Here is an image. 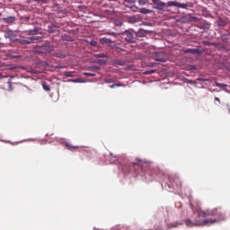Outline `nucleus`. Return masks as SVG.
I'll list each match as a JSON object with an SVG mask.
<instances>
[{
	"mask_svg": "<svg viewBox=\"0 0 230 230\" xmlns=\"http://www.w3.org/2000/svg\"><path fill=\"white\" fill-rule=\"evenodd\" d=\"M40 37L39 36H32L31 38H30V41H33V40H40Z\"/></svg>",
	"mask_w": 230,
	"mask_h": 230,
	"instance_id": "obj_27",
	"label": "nucleus"
},
{
	"mask_svg": "<svg viewBox=\"0 0 230 230\" xmlns=\"http://www.w3.org/2000/svg\"><path fill=\"white\" fill-rule=\"evenodd\" d=\"M228 113L230 114V109L228 110Z\"/></svg>",
	"mask_w": 230,
	"mask_h": 230,
	"instance_id": "obj_43",
	"label": "nucleus"
},
{
	"mask_svg": "<svg viewBox=\"0 0 230 230\" xmlns=\"http://www.w3.org/2000/svg\"><path fill=\"white\" fill-rule=\"evenodd\" d=\"M175 183H181V181L178 179H175ZM180 188H181V184H180Z\"/></svg>",
	"mask_w": 230,
	"mask_h": 230,
	"instance_id": "obj_34",
	"label": "nucleus"
},
{
	"mask_svg": "<svg viewBox=\"0 0 230 230\" xmlns=\"http://www.w3.org/2000/svg\"><path fill=\"white\" fill-rule=\"evenodd\" d=\"M185 224H186V226H198V225H195V221H194V223L193 222H191L190 219H188V220H186L185 221Z\"/></svg>",
	"mask_w": 230,
	"mask_h": 230,
	"instance_id": "obj_16",
	"label": "nucleus"
},
{
	"mask_svg": "<svg viewBox=\"0 0 230 230\" xmlns=\"http://www.w3.org/2000/svg\"><path fill=\"white\" fill-rule=\"evenodd\" d=\"M33 1L40 2V1H46V0H33Z\"/></svg>",
	"mask_w": 230,
	"mask_h": 230,
	"instance_id": "obj_40",
	"label": "nucleus"
},
{
	"mask_svg": "<svg viewBox=\"0 0 230 230\" xmlns=\"http://www.w3.org/2000/svg\"><path fill=\"white\" fill-rule=\"evenodd\" d=\"M53 47L50 44H45L41 47V53H51Z\"/></svg>",
	"mask_w": 230,
	"mask_h": 230,
	"instance_id": "obj_6",
	"label": "nucleus"
},
{
	"mask_svg": "<svg viewBox=\"0 0 230 230\" xmlns=\"http://www.w3.org/2000/svg\"><path fill=\"white\" fill-rule=\"evenodd\" d=\"M165 7H178L181 9H188V7H193V5L190 4H181L180 2L170 1L165 4Z\"/></svg>",
	"mask_w": 230,
	"mask_h": 230,
	"instance_id": "obj_2",
	"label": "nucleus"
},
{
	"mask_svg": "<svg viewBox=\"0 0 230 230\" xmlns=\"http://www.w3.org/2000/svg\"><path fill=\"white\" fill-rule=\"evenodd\" d=\"M148 4V0H138V4L144 6Z\"/></svg>",
	"mask_w": 230,
	"mask_h": 230,
	"instance_id": "obj_24",
	"label": "nucleus"
},
{
	"mask_svg": "<svg viewBox=\"0 0 230 230\" xmlns=\"http://www.w3.org/2000/svg\"><path fill=\"white\" fill-rule=\"evenodd\" d=\"M214 101H217V102H220V100L218 97L214 98Z\"/></svg>",
	"mask_w": 230,
	"mask_h": 230,
	"instance_id": "obj_36",
	"label": "nucleus"
},
{
	"mask_svg": "<svg viewBox=\"0 0 230 230\" xmlns=\"http://www.w3.org/2000/svg\"><path fill=\"white\" fill-rule=\"evenodd\" d=\"M195 225L197 226H211L226 219L225 211L222 208H216L211 210H199L196 213Z\"/></svg>",
	"mask_w": 230,
	"mask_h": 230,
	"instance_id": "obj_1",
	"label": "nucleus"
},
{
	"mask_svg": "<svg viewBox=\"0 0 230 230\" xmlns=\"http://www.w3.org/2000/svg\"><path fill=\"white\" fill-rule=\"evenodd\" d=\"M154 73H155V70H146L144 72V75H152Z\"/></svg>",
	"mask_w": 230,
	"mask_h": 230,
	"instance_id": "obj_26",
	"label": "nucleus"
},
{
	"mask_svg": "<svg viewBox=\"0 0 230 230\" xmlns=\"http://www.w3.org/2000/svg\"><path fill=\"white\" fill-rule=\"evenodd\" d=\"M154 3V9L158 11H163L166 7V3L162 2L161 0H151Z\"/></svg>",
	"mask_w": 230,
	"mask_h": 230,
	"instance_id": "obj_4",
	"label": "nucleus"
},
{
	"mask_svg": "<svg viewBox=\"0 0 230 230\" xmlns=\"http://www.w3.org/2000/svg\"><path fill=\"white\" fill-rule=\"evenodd\" d=\"M86 42H87L88 44H90V46H93V47H97V45H98V42L95 41V40H91V41L86 40Z\"/></svg>",
	"mask_w": 230,
	"mask_h": 230,
	"instance_id": "obj_23",
	"label": "nucleus"
},
{
	"mask_svg": "<svg viewBox=\"0 0 230 230\" xmlns=\"http://www.w3.org/2000/svg\"><path fill=\"white\" fill-rule=\"evenodd\" d=\"M106 34L109 35V36H112V37L116 36V33L112 32V31H108Z\"/></svg>",
	"mask_w": 230,
	"mask_h": 230,
	"instance_id": "obj_32",
	"label": "nucleus"
},
{
	"mask_svg": "<svg viewBox=\"0 0 230 230\" xmlns=\"http://www.w3.org/2000/svg\"><path fill=\"white\" fill-rule=\"evenodd\" d=\"M75 83H79V79L74 80Z\"/></svg>",
	"mask_w": 230,
	"mask_h": 230,
	"instance_id": "obj_39",
	"label": "nucleus"
},
{
	"mask_svg": "<svg viewBox=\"0 0 230 230\" xmlns=\"http://www.w3.org/2000/svg\"><path fill=\"white\" fill-rule=\"evenodd\" d=\"M130 21H132L133 22H136V18L132 17V18H130Z\"/></svg>",
	"mask_w": 230,
	"mask_h": 230,
	"instance_id": "obj_37",
	"label": "nucleus"
},
{
	"mask_svg": "<svg viewBox=\"0 0 230 230\" xmlns=\"http://www.w3.org/2000/svg\"><path fill=\"white\" fill-rule=\"evenodd\" d=\"M3 21L7 24H13V22H15V17L9 16L8 18H3Z\"/></svg>",
	"mask_w": 230,
	"mask_h": 230,
	"instance_id": "obj_11",
	"label": "nucleus"
},
{
	"mask_svg": "<svg viewBox=\"0 0 230 230\" xmlns=\"http://www.w3.org/2000/svg\"><path fill=\"white\" fill-rule=\"evenodd\" d=\"M200 29L209 30L210 29V24L208 23L207 22H203V23L200 24Z\"/></svg>",
	"mask_w": 230,
	"mask_h": 230,
	"instance_id": "obj_13",
	"label": "nucleus"
},
{
	"mask_svg": "<svg viewBox=\"0 0 230 230\" xmlns=\"http://www.w3.org/2000/svg\"><path fill=\"white\" fill-rule=\"evenodd\" d=\"M116 64H117L118 66H124L123 61H117Z\"/></svg>",
	"mask_w": 230,
	"mask_h": 230,
	"instance_id": "obj_33",
	"label": "nucleus"
},
{
	"mask_svg": "<svg viewBox=\"0 0 230 230\" xmlns=\"http://www.w3.org/2000/svg\"><path fill=\"white\" fill-rule=\"evenodd\" d=\"M96 58H108V56L105 53L94 54Z\"/></svg>",
	"mask_w": 230,
	"mask_h": 230,
	"instance_id": "obj_15",
	"label": "nucleus"
},
{
	"mask_svg": "<svg viewBox=\"0 0 230 230\" xmlns=\"http://www.w3.org/2000/svg\"><path fill=\"white\" fill-rule=\"evenodd\" d=\"M189 53L194 54V55H199L201 56L203 54V50L199 49H190L188 50Z\"/></svg>",
	"mask_w": 230,
	"mask_h": 230,
	"instance_id": "obj_10",
	"label": "nucleus"
},
{
	"mask_svg": "<svg viewBox=\"0 0 230 230\" xmlns=\"http://www.w3.org/2000/svg\"><path fill=\"white\" fill-rule=\"evenodd\" d=\"M17 42L20 44H23V45H29L31 44V40H17Z\"/></svg>",
	"mask_w": 230,
	"mask_h": 230,
	"instance_id": "obj_14",
	"label": "nucleus"
},
{
	"mask_svg": "<svg viewBox=\"0 0 230 230\" xmlns=\"http://www.w3.org/2000/svg\"><path fill=\"white\" fill-rule=\"evenodd\" d=\"M65 148L66 150H69L70 152H75V151L78 150V146H73V145H71L69 143H66L65 144Z\"/></svg>",
	"mask_w": 230,
	"mask_h": 230,
	"instance_id": "obj_8",
	"label": "nucleus"
},
{
	"mask_svg": "<svg viewBox=\"0 0 230 230\" xmlns=\"http://www.w3.org/2000/svg\"><path fill=\"white\" fill-rule=\"evenodd\" d=\"M138 11L144 14H147V13H151V11L147 8H140V9H138Z\"/></svg>",
	"mask_w": 230,
	"mask_h": 230,
	"instance_id": "obj_17",
	"label": "nucleus"
},
{
	"mask_svg": "<svg viewBox=\"0 0 230 230\" xmlns=\"http://www.w3.org/2000/svg\"><path fill=\"white\" fill-rule=\"evenodd\" d=\"M42 88L46 91V92H49V86L48 84H46L45 82H42Z\"/></svg>",
	"mask_w": 230,
	"mask_h": 230,
	"instance_id": "obj_21",
	"label": "nucleus"
},
{
	"mask_svg": "<svg viewBox=\"0 0 230 230\" xmlns=\"http://www.w3.org/2000/svg\"><path fill=\"white\" fill-rule=\"evenodd\" d=\"M64 75L66 77H74L75 76V72L67 71V72H65Z\"/></svg>",
	"mask_w": 230,
	"mask_h": 230,
	"instance_id": "obj_19",
	"label": "nucleus"
},
{
	"mask_svg": "<svg viewBox=\"0 0 230 230\" xmlns=\"http://www.w3.org/2000/svg\"><path fill=\"white\" fill-rule=\"evenodd\" d=\"M155 60L161 63L166 62V55L164 52H156L155 54Z\"/></svg>",
	"mask_w": 230,
	"mask_h": 230,
	"instance_id": "obj_5",
	"label": "nucleus"
},
{
	"mask_svg": "<svg viewBox=\"0 0 230 230\" xmlns=\"http://www.w3.org/2000/svg\"><path fill=\"white\" fill-rule=\"evenodd\" d=\"M137 37H142V35L139 34V32H137Z\"/></svg>",
	"mask_w": 230,
	"mask_h": 230,
	"instance_id": "obj_38",
	"label": "nucleus"
},
{
	"mask_svg": "<svg viewBox=\"0 0 230 230\" xmlns=\"http://www.w3.org/2000/svg\"><path fill=\"white\" fill-rule=\"evenodd\" d=\"M119 86H121L120 84H113L110 85V88L114 89L115 87H119Z\"/></svg>",
	"mask_w": 230,
	"mask_h": 230,
	"instance_id": "obj_28",
	"label": "nucleus"
},
{
	"mask_svg": "<svg viewBox=\"0 0 230 230\" xmlns=\"http://www.w3.org/2000/svg\"><path fill=\"white\" fill-rule=\"evenodd\" d=\"M84 76H88V77H93V76H95V74L84 73Z\"/></svg>",
	"mask_w": 230,
	"mask_h": 230,
	"instance_id": "obj_29",
	"label": "nucleus"
},
{
	"mask_svg": "<svg viewBox=\"0 0 230 230\" xmlns=\"http://www.w3.org/2000/svg\"><path fill=\"white\" fill-rule=\"evenodd\" d=\"M191 21L195 22H199L200 21V19L198 17H191Z\"/></svg>",
	"mask_w": 230,
	"mask_h": 230,
	"instance_id": "obj_30",
	"label": "nucleus"
},
{
	"mask_svg": "<svg viewBox=\"0 0 230 230\" xmlns=\"http://www.w3.org/2000/svg\"><path fill=\"white\" fill-rule=\"evenodd\" d=\"M191 69H196V67L195 66H191Z\"/></svg>",
	"mask_w": 230,
	"mask_h": 230,
	"instance_id": "obj_41",
	"label": "nucleus"
},
{
	"mask_svg": "<svg viewBox=\"0 0 230 230\" xmlns=\"http://www.w3.org/2000/svg\"><path fill=\"white\" fill-rule=\"evenodd\" d=\"M217 24L221 27H225L226 25V22H224L223 19H219V21H217Z\"/></svg>",
	"mask_w": 230,
	"mask_h": 230,
	"instance_id": "obj_22",
	"label": "nucleus"
},
{
	"mask_svg": "<svg viewBox=\"0 0 230 230\" xmlns=\"http://www.w3.org/2000/svg\"><path fill=\"white\" fill-rule=\"evenodd\" d=\"M105 83H112L111 79H105Z\"/></svg>",
	"mask_w": 230,
	"mask_h": 230,
	"instance_id": "obj_35",
	"label": "nucleus"
},
{
	"mask_svg": "<svg viewBox=\"0 0 230 230\" xmlns=\"http://www.w3.org/2000/svg\"><path fill=\"white\" fill-rule=\"evenodd\" d=\"M122 38L126 40V42L129 44L135 43V37L130 30L125 31L121 33Z\"/></svg>",
	"mask_w": 230,
	"mask_h": 230,
	"instance_id": "obj_3",
	"label": "nucleus"
},
{
	"mask_svg": "<svg viewBox=\"0 0 230 230\" xmlns=\"http://www.w3.org/2000/svg\"><path fill=\"white\" fill-rule=\"evenodd\" d=\"M57 57H58V58H66V55H65V54L58 53V54H57Z\"/></svg>",
	"mask_w": 230,
	"mask_h": 230,
	"instance_id": "obj_31",
	"label": "nucleus"
},
{
	"mask_svg": "<svg viewBox=\"0 0 230 230\" xmlns=\"http://www.w3.org/2000/svg\"><path fill=\"white\" fill-rule=\"evenodd\" d=\"M102 42L104 44H112V40L109 38H102Z\"/></svg>",
	"mask_w": 230,
	"mask_h": 230,
	"instance_id": "obj_20",
	"label": "nucleus"
},
{
	"mask_svg": "<svg viewBox=\"0 0 230 230\" xmlns=\"http://www.w3.org/2000/svg\"><path fill=\"white\" fill-rule=\"evenodd\" d=\"M16 37V34L13 33V31H7L5 33H4V38L5 39H9L11 40H13V39Z\"/></svg>",
	"mask_w": 230,
	"mask_h": 230,
	"instance_id": "obj_9",
	"label": "nucleus"
},
{
	"mask_svg": "<svg viewBox=\"0 0 230 230\" xmlns=\"http://www.w3.org/2000/svg\"><path fill=\"white\" fill-rule=\"evenodd\" d=\"M143 162L137 161L132 164V167H130L129 171H137V168H143Z\"/></svg>",
	"mask_w": 230,
	"mask_h": 230,
	"instance_id": "obj_7",
	"label": "nucleus"
},
{
	"mask_svg": "<svg viewBox=\"0 0 230 230\" xmlns=\"http://www.w3.org/2000/svg\"><path fill=\"white\" fill-rule=\"evenodd\" d=\"M101 62L106 63V61L101 60Z\"/></svg>",
	"mask_w": 230,
	"mask_h": 230,
	"instance_id": "obj_42",
	"label": "nucleus"
},
{
	"mask_svg": "<svg viewBox=\"0 0 230 230\" xmlns=\"http://www.w3.org/2000/svg\"><path fill=\"white\" fill-rule=\"evenodd\" d=\"M39 32V30L37 28H34L33 30L29 31V35L33 36L36 35Z\"/></svg>",
	"mask_w": 230,
	"mask_h": 230,
	"instance_id": "obj_18",
	"label": "nucleus"
},
{
	"mask_svg": "<svg viewBox=\"0 0 230 230\" xmlns=\"http://www.w3.org/2000/svg\"><path fill=\"white\" fill-rule=\"evenodd\" d=\"M135 3H136V0H124V5L126 7L133 8V5H128V4H135Z\"/></svg>",
	"mask_w": 230,
	"mask_h": 230,
	"instance_id": "obj_12",
	"label": "nucleus"
},
{
	"mask_svg": "<svg viewBox=\"0 0 230 230\" xmlns=\"http://www.w3.org/2000/svg\"><path fill=\"white\" fill-rule=\"evenodd\" d=\"M216 86H217L219 88H226V87H227V84H226L216 83Z\"/></svg>",
	"mask_w": 230,
	"mask_h": 230,
	"instance_id": "obj_25",
	"label": "nucleus"
}]
</instances>
